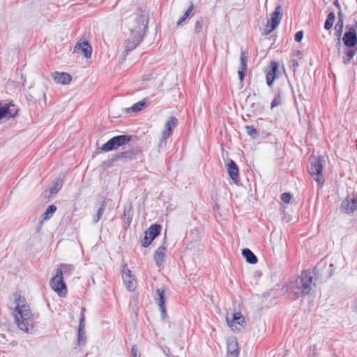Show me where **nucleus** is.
<instances>
[{"label":"nucleus","instance_id":"42","mask_svg":"<svg viewBox=\"0 0 357 357\" xmlns=\"http://www.w3.org/2000/svg\"><path fill=\"white\" fill-rule=\"evenodd\" d=\"M303 37V32L302 31H297L295 34V40L301 42Z\"/></svg>","mask_w":357,"mask_h":357},{"label":"nucleus","instance_id":"21","mask_svg":"<svg viewBox=\"0 0 357 357\" xmlns=\"http://www.w3.org/2000/svg\"><path fill=\"white\" fill-rule=\"evenodd\" d=\"M357 48H346L344 50L345 56L342 57V62L344 65H347L350 63L356 53Z\"/></svg>","mask_w":357,"mask_h":357},{"label":"nucleus","instance_id":"5","mask_svg":"<svg viewBox=\"0 0 357 357\" xmlns=\"http://www.w3.org/2000/svg\"><path fill=\"white\" fill-rule=\"evenodd\" d=\"M50 285L59 296L65 297L67 295V287L60 271H55L54 275L50 281Z\"/></svg>","mask_w":357,"mask_h":357},{"label":"nucleus","instance_id":"50","mask_svg":"<svg viewBox=\"0 0 357 357\" xmlns=\"http://www.w3.org/2000/svg\"><path fill=\"white\" fill-rule=\"evenodd\" d=\"M335 5H336L337 6H339V3H338L337 0L335 2Z\"/></svg>","mask_w":357,"mask_h":357},{"label":"nucleus","instance_id":"29","mask_svg":"<svg viewBox=\"0 0 357 357\" xmlns=\"http://www.w3.org/2000/svg\"><path fill=\"white\" fill-rule=\"evenodd\" d=\"M338 16H339V20L335 25V29L337 36L338 37H340L342 32L343 24H344L343 19H342V14L341 12L338 13Z\"/></svg>","mask_w":357,"mask_h":357},{"label":"nucleus","instance_id":"15","mask_svg":"<svg viewBox=\"0 0 357 357\" xmlns=\"http://www.w3.org/2000/svg\"><path fill=\"white\" fill-rule=\"evenodd\" d=\"M17 114V110L14 109V105L8 106L7 105L0 106V121L3 119L14 117Z\"/></svg>","mask_w":357,"mask_h":357},{"label":"nucleus","instance_id":"28","mask_svg":"<svg viewBox=\"0 0 357 357\" xmlns=\"http://www.w3.org/2000/svg\"><path fill=\"white\" fill-rule=\"evenodd\" d=\"M63 185V181L60 178L56 179L53 185L50 188V192L51 195L57 193Z\"/></svg>","mask_w":357,"mask_h":357},{"label":"nucleus","instance_id":"17","mask_svg":"<svg viewBox=\"0 0 357 357\" xmlns=\"http://www.w3.org/2000/svg\"><path fill=\"white\" fill-rule=\"evenodd\" d=\"M54 80L58 84H68L72 80V77L67 73L54 72L52 74Z\"/></svg>","mask_w":357,"mask_h":357},{"label":"nucleus","instance_id":"16","mask_svg":"<svg viewBox=\"0 0 357 357\" xmlns=\"http://www.w3.org/2000/svg\"><path fill=\"white\" fill-rule=\"evenodd\" d=\"M227 355L228 357H238L239 351L238 349V342L235 338H229L227 340Z\"/></svg>","mask_w":357,"mask_h":357},{"label":"nucleus","instance_id":"40","mask_svg":"<svg viewBox=\"0 0 357 357\" xmlns=\"http://www.w3.org/2000/svg\"><path fill=\"white\" fill-rule=\"evenodd\" d=\"M351 206H350V212H354L356 210H357V198L356 199H352L350 201Z\"/></svg>","mask_w":357,"mask_h":357},{"label":"nucleus","instance_id":"27","mask_svg":"<svg viewBox=\"0 0 357 357\" xmlns=\"http://www.w3.org/2000/svg\"><path fill=\"white\" fill-rule=\"evenodd\" d=\"M56 210V207L54 205L49 206L42 215L43 220H50L55 213Z\"/></svg>","mask_w":357,"mask_h":357},{"label":"nucleus","instance_id":"37","mask_svg":"<svg viewBox=\"0 0 357 357\" xmlns=\"http://www.w3.org/2000/svg\"><path fill=\"white\" fill-rule=\"evenodd\" d=\"M291 199V195L289 192H284L281 195V199L284 203L288 204Z\"/></svg>","mask_w":357,"mask_h":357},{"label":"nucleus","instance_id":"44","mask_svg":"<svg viewBox=\"0 0 357 357\" xmlns=\"http://www.w3.org/2000/svg\"><path fill=\"white\" fill-rule=\"evenodd\" d=\"M137 351H138V349H137V347L136 345H133L131 348V354L133 357H137Z\"/></svg>","mask_w":357,"mask_h":357},{"label":"nucleus","instance_id":"7","mask_svg":"<svg viewBox=\"0 0 357 357\" xmlns=\"http://www.w3.org/2000/svg\"><path fill=\"white\" fill-rule=\"evenodd\" d=\"M283 15V9L281 6H278L273 13L271 14L270 21L268 20L265 26L264 32L267 35L272 32L280 23Z\"/></svg>","mask_w":357,"mask_h":357},{"label":"nucleus","instance_id":"26","mask_svg":"<svg viewBox=\"0 0 357 357\" xmlns=\"http://www.w3.org/2000/svg\"><path fill=\"white\" fill-rule=\"evenodd\" d=\"M105 207H106V202L105 200H102L100 203V207L98 208V209L97 211V213H96V216L93 218V223H97L100 220V219L101 218L102 214L104 213V212L105 211Z\"/></svg>","mask_w":357,"mask_h":357},{"label":"nucleus","instance_id":"41","mask_svg":"<svg viewBox=\"0 0 357 357\" xmlns=\"http://www.w3.org/2000/svg\"><path fill=\"white\" fill-rule=\"evenodd\" d=\"M78 342H79V344H84L85 342V337H84V331H83V332H79L78 331Z\"/></svg>","mask_w":357,"mask_h":357},{"label":"nucleus","instance_id":"23","mask_svg":"<svg viewBox=\"0 0 357 357\" xmlns=\"http://www.w3.org/2000/svg\"><path fill=\"white\" fill-rule=\"evenodd\" d=\"M137 154V151L131 149L118 153V155H116V159L125 158L128 160H132L136 158Z\"/></svg>","mask_w":357,"mask_h":357},{"label":"nucleus","instance_id":"48","mask_svg":"<svg viewBox=\"0 0 357 357\" xmlns=\"http://www.w3.org/2000/svg\"><path fill=\"white\" fill-rule=\"evenodd\" d=\"M351 27H355V31H356V29H357V20L354 21V24H352V26Z\"/></svg>","mask_w":357,"mask_h":357},{"label":"nucleus","instance_id":"22","mask_svg":"<svg viewBox=\"0 0 357 357\" xmlns=\"http://www.w3.org/2000/svg\"><path fill=\"white\" fill-rule=\"evenodd\" d=\"M242 255L245 258L246 261L250 264H256L257 258L254 253L248 248H245L242 250Z\"/></svg>","mask_w":357,"mask_h":357},{"label":"nucleus","instance_id":"32","mask_svg":"<svg viewBox=\"0 0 357 357\" xmlns=\"http://www.w3.org/2000/svg\"><path fill=\"white\" fill-rule=\"evenodd\" d=\"M84 311H85V309L82 308V312H81V317H80V319H79V328H78L79 333L83 332L84 328V319H85L84 314Z\"/></svg>","mask_w":357,"mask_h":357},{"label":"nucleus","instance_id":"43","mask_svg":"<svg viewBox=\"0 0 357 357\" xmlns=\"http://www.w3.org/2000/svg\"><path fill=\"white\" fill-rule=\"evenodd\" d=\"M245 70H246V69H242L241 68L238 70V74L239 75V79L241 81H242L244 79Z\"/></svg>","mask_w":357,"mask_h":357},{"label":"nucleus","instance_id":"9","mask_svg":"<svg viewBox=\"0 0 357 357\" xmlns=\"http://www.w3.org/2000/svg\"><path fill=\"white\" fill-rule=\"evenodd\" d=\"M178 120L176 118L172 116L169 117L165 123V130L162 132L160 146L163 145V142L165 139L169 138L172 133L173 130L176 127Z\"/></svg>","mask_w":357,"mask_h":357},{"label":"nucleus","instance_id":"10","mask_svg":"<svg viewBox=\"0 0 357 357\" xmlns=\"http://www.w3.org/2000/svg\"><path fill=\"white\" fill-rule=\"evenodd\" d=\"M74 52L81 53L86 59L91 56L92 47L88 41L79 40L74 47Z\"/></svg>","mask_w":357,"mask_h":357},{"label":"nucleus","instance_id":"46","mask_svg":"<svg viewBox=\"0 0 357 357\" xmlns=\"http://www.w3.org/2000/svg\"><path fill=\"white\" fill-rule=\"evenodd\" d=\"M351 309L354 312H357V301L354 302L351 305Z\"/></svg>","mask_w":357,"mask_h":357},{"label":"nucleus","instance_id":"20","mask_svg":"<svg viewBox=\"0 0 357 357\" xmlns=\"http://www.w3.org/2000/svg\"><path fill=\"white\" fill-rule=\"evenodd\" d=\"M161 230V227L160 225H151L146 231V234L150 236L151 240H153L156 236H158Z\"/></svg>","mask_w":357,"mask_h":357},{"label":"nucleus","instance_id":"33","mask_svg":"<svg viewBox=\"0 0 357 357\" xmlns=\"http://www.w3.org/2000/svg\"><path fill=\"white\" fill-rule=\"evenodd\" d=\"M282 103V98L280 93L277 94L273 100L271 102V109L277 107Z\"/></svg>","mask_w":357,"mask_h":357},{"label":"nucleus","instance_id":"34","mask_svg":"<svg viewBox=\"0 0 357 357\" xmlns=\"http://www.w3.org/2000/svg\"><path fill=\"white\" fill-rule=\"evenodd\" d=\"M245 54L246 52L245 51H241L240 68L242 69H246L247 56Z\"/></svg>","mask_w":357,"mask_h":357},{"label":"nucleus","instance_id":"36","mask_svg":"<svg viewBox=\"0 0 357 357\" xmlns=\"http://www.w3.org/2000/svg\"><path fill=\"white\" fill-rule=\"evenodd\" d=\"M350 206H351L350 201L348 199H347L342 202V208L343 210L345 211L346 213H351L349 211Z\"/></svg>","mask_w":357,"mask_h":357},{"label":"nucleus","instance_id":"13","mask_svg":"<svg viewBox=\"0 0 357 357\" xmlns=\"http://www.w3.org/2000/svg\"><path fill=\"white\" fill-rule=\"evenodd\" d=\"M278 70V64L275 61H271L270 65L267 67L266 70V83L268 86H271L273 84L275 77L276 73Z\"/></svg>","mask_w":357,"mask_h":357},{"label":"nucleus","instance_id":"14","mask_svg":"<svg viewBox=\"0 0 357 357\" xmlns=\"http://www.w3.org/2000/svg\"><path fill=\"white\" fill-rule=\"evenodd\" d=\"M165 290L161 289H158L156 290V294L155 296V299L156 303L159 307L160 310L161 311V315L163 319L167 316V310L165 307V298L164 296Z\"/></svg>","mask_w":357,"mask_h":357},{"label":"nucleus","instance_id":"35","mask_svg":"<svg viewBox=\"0 0 357 357\" xmlns=\"http://www.w3.org/2000/svg\"><path fill=\"white\" fill-rule=\"evenodd\" d=\"M245 128L246 132L248 135H250L252 137H255V135L257 134V130L253 126H245Z\"/></svg>","mask_w":357,"mask_h":357},{"label":"nucleus","instance_id":"8","mask_svg":"<svg viewBox=\"0 0 357 357\" xmlns=\"http://www.w3.org/2000/svg\"><path fill=\"white\" fill-rule=\"evenodd\" d=\"M226 320L229 328L234 331L240 332L245 327V321L241 312L232 314L231 318L227 316Z\"/></svg>","mask_w":357,"mask_h":357},{"label":"nucleus","instance_id":"6","mask_svg":"<svg viewBox=\"0 0 357 357\" xmlns=\"http://www.w3.org/2000/svg\"><path fill=\"white\" fill-rule=\"evenodd\" d=\"M131 139L129 135H118L110 139L107 142L104 144L100 149L102 151L108 152L118 149L119 146L128 144Z\"/></svg>","mask_w":357,"mask_h":357},{"label":"nucleus","instance_id":"4","mask_svg":"<svg viewBox=\"0 0 357 357\" xmlns=\"http://www.w3.org/2000/svg\"><path fill=\"white\" fill-rule=\"evenodd\" d=\"M310 174L312 177L319 184L322 185L325 181L323 174L324 160L321 157L311 156Z\"/></svg>","mask_w":357,"mask_h":357},{"label":"nucleus","instance_id":"11","mask_svg":"<svg viewBox=\"0 0 357 357\" xmlns=\"http://www.w3.org/2000/svg\"><path fill=\"white\" fill-rule=\"evenodd\" d=\"M342 40L344 44L347 47V48H354L357 44V34L355 27H349V31L344 33Z\"/></svg>","mask_w":357,"mask_h":357},{"label":"nucleus","instance_id":"2","mask_svg":"<svg viewBox=\"0 0 357 357\" xmlns=\"http://www.w3.org/2000/svg\"><path fill=\"white\" fill-rule=\"evenodd\" d=\"M316 274V269L305 270L295 280L292 284V289L296 298L308 295L312 291L315 286L313 280Z\"/></svg>","mask_w":357,"mask_h":357},{"label":"nucleus","instance_id":"39","mask_svg":"<svg viewBox=\"0 0 357 357\" xmlns=\"http://www.w3.org/2000/svg\"><path fill=\"white\" fill-rule=\"evenodd\" d=\"M152 241L153 240H151L150 236L145 234L144 238L142 240V245L144 247H147L148 245H150Z\"/></svg>","mask_w":357,"mask_h":357},{"label":"nucleus","instance_id":"1","mask_svg":"<svg viewBox=\"0 0 357 357\" xmlns=\"http://www.w3.org/2000/svg\"><path fill=\"white\" fill-rule=\"evenodd\" d=\"M15 307L14 317L17 326L21 331L27 333H32L35 324V319L31 312L29 305L25 298L20 295L15 296Z\"/></svg>","mask_w":357,"mask_h":357},{"label":"nucleus","instance_id":"30","mask_svg":"<svg viewBox=\"0 0 357 357\" xmlns=\"http://www.w3.org/2000/svg\"><path fill=\"white\" fill-rule=\"evenodd\" d=\"M335 15L333 12H331L328 15L327 19L324 24V28L326 30H329L332 28L334 21H335Z\"/></svg>","mask_w":357,"mask_h":357},{"label":"nucleus","instance_id":"49","mask_svg":"<svg viewBox=\"0 0 357 357\" xmlns=\"http://www.w3.org/2000/svg\"><path fill=\"white\" fill-rule=\"evenodd\" d=\"M292 63H293V66H298V63H297V61H296L293 60V61H292Z\"/></svg>","mask_w":357,"mask_h":357},{"label":"nucleus","instance_id":"18","mask_svg":"<svg viewBox=\"0 0 357 357\" xmlns=\"http://www.w3.org/2000/svg\"><path fill=\"white\" fill-rule=\"evenodd\" d=\"M226 166L230 178L233 181H236L238 178V168L237 165L232 160H229L226 164Z\"/></svg>","mask_w":357,"mask_h":357},{"label":"nucleus","instance_id":"3","mask_svg":"<svg viewBox=\"0 0 357 357\" xmlns=\"http://www.w3.org/2000/svg\"><path fill=\"white\" fill-rule=\"evenodd\" d=\"M137 26H132L130 37L125 42V51L130 52L134 50L142 41L145 29L148 24L146 15L135 16Z\"/></svg>","mask_w":357,"mask_h":357},{"label":"nucleus","instance_id":"45","mask_svg":"<svg viewBox=\"0 0 357 357\" xmlns=\"http://www.w3.org/2000/svg\"><path fill=\"white\" fill-rule=\"evenodd\" d=\"M341 46H342V44H341V41H340V37H338V40H337V42L336 43V47L337 49L339 54H340Z\"/></svg>","mask_w":357,"mask_h":357},{"label":"nucleus","instance_id":"12","mask_svg":"<svg viewBox=\"0 0 357 357\" xmlns=\"http://www.w3.org/2000/svg\"><path fill=\"white\" fill-rule=\"evenodd\" d=\"M122 278L128 291H132L135 289L136 280L131 276L130 271L126 265L123 266L122 271Z\"/></svg>","mask_w":357,"mask_h":357},{"label":"nucleus","instance_id":"38","mask_svg":"<svg viewBox=\"0 0 357 357\" xmlns=\"http://www.w3.org/2000/svg\"><path fill=\"white\" fill-rule=\"evenodd\" d=\"M203 21L202 20H197L195 24L194 31L195 33H199L202 29Z\"/></svg>","mask_w":357,"mask_h":357},{"label":"nucleus","instance_id":"19","mask_svg":"<svg viewBox=\"0 0 357 357\" xmlns=\"http://www.w3.org/2000/svg\"><path fill=\"white\" fill-rule=\"evenodd\" d=\"M165 251L166 249L163 246L159 247L157 249L154 255V260L158 266H160L162 264L165 257Z\"/></svg>","mask_w":357,"mask_h":357},{"label":"nucleus","instance_id":"31","mask_svg":"<svg viewBox=\"0 0 357 357\" xmlns=\"http://www.w3.org/2000/svg\"><path fill=\"white\" fill-rule=\"evenodd\" d=\"M146 105V101L145 100H140L139 102L134 104L131 107L130 109L133 112H137L141 111Z\"/></svg>","mask_w":357,"mask_h":357},{"label":"nucleus","instance_id":"47","mask_svg":"<svg viewBox=\"0 0 357 357\" xmlns=\"http://www.w3.org/2000/svg\"><path fill=\"white\" fill-rule=\"evenodd\" d=\"M163 352L167 357H171L170 350L169 349H164Z\"/></svg>","mask_w":357,"mask_h":357},{"label":"nucleus","instance_id":"25","mask_svg":"<svg viewBox=\"0 0 357 357\" xmlns=\"http://www.w3.org/2000/svg\"><path fill=\"white\" fill-rule=\"evenodd\" d=\"M55 271H60L61 275H70L74 271V266L70 264H61Z\"/></svg>","mask_w":357,"mask_h":357},{"label":"nucleus","instance_id":"24","mask_svg":"<svg viewBox=\"0 0 357 357\" xmlns=\"http://www.w3.org/2000/svg\"><path fill=\"white\" fill-rule=\"evenodd\" d=\"M194 9H195V6H194L193 3L191 2L190 5L188 7V8L187 9V10L185 12V13L183 15V16L181 18H179V20L177 21L176 25L179 26L188 17L193 16L195 14Z\"/></svg>","mask_w":357,"mask_h":357}]
</instances>
